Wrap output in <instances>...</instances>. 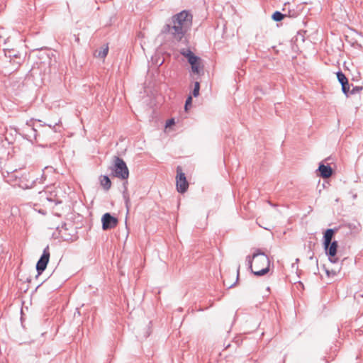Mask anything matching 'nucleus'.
Returning a JSON list of instances; mask_svg holds the SVG:
<instances>
[{"mask_svg": "<svg viewBox=\"0 0 363 363\" xmlns=\"http://www.w3.org/2000/svg\"><path fill=\"white\" fill-rule=\"evenodd\" d=\"M193 23V15L190 11L183 10L173 15L164 24L162 33L168 36L174 44L186 45L189 32Z\"/></svg>", "mask_w": 363, "mask_h": 363, "instance_id": "1", "label": "nucleus"}, {"mask_svg": "<svg viewBox=\"0 0 363 363\" xmlns=\"http://www.w3.org/2000/svg\"><path fill=\"white\" fill-rule=\"evenodd\" d=\"M270 259L261 250L256 249L252 255L246 257V263L252 273L257 277H262L269 272Z\"/></svg>", "mask_w": 363, "mask_h": 363, "instance_id": "2", "label": "nucleus"}, {"mask_svg": "<svg viewBox=\"0 0 363 363\" xmlns=\"http://www.w3.org/2000/svg\"><path fill=\"white\" fill-rule=\"evenodd\" d=\"M179 52L187 59L188 62L191 65V72L194 74L200 75L203 73V65L200 57L194 55L189 48H183Z\"/></svg>", "mask_w": 363, "mask_h": 363, "instance_id": "3", "label": "nucleus"}, {"mask_svg": "<svg viewBox=\"0 0 363 363\" xmlns=\"http://www.w3.org/2000/svg\"><path fill=\"white\" fill-rule=\"evenodd\" d=\"M11 178H14L16 181H18V185L19 187L23 189H31L35 186L37 182L42 184L43 181L45 179V176L44 174H42L40 179L36 178L35 179H33L31 182L29 181L30 174L29 173L19 175V172L15 171L13 172L11 177Z\"/></svg>", "mask_w": 363, "mask_h": 363, "instance_id": "4", "label": "nucleus"}, {"mask_svg": "<svg viewBox=\"0 0 363 363\" xmlns=\"http://www.w3.org/2000/svg\"><path fill=\"white\" fill-rule=\"evenodd\" d=\"M111 169L113 175L117 178L121 179H127L128 178L129 170L126 163L118 156H114L113 164Z\"/></svg>", "mask_w": 363, "mask_h": 363, "instance_id": "5", "label": "nucleus"}, {"mask_svg": "<svg viewBox=\"0 0 363 363\" xmlns=\"http://www.w3.org/2000/svg\"><path fill=\"white\" fill-rule=\"evenodd\" d=\"M56 230L58 232V237L64 240H74L76 238V230L72 223H64L61 226H57Z\"/></svg>", "mask_w": 363, "mask_h": 363, "instance_id": "6", "label": "nucleus"}, {"mask_svg": "<svg viewBox=\"0 0 363 363\" xmlns=\"http://www.w3.org/2000/svg\"><path fill=\"white\" fill-rule=\"evenodd\" d=\"M337 247L338 243L336 240L329 242L326 245H323L325 252L328 257L329 261L332 263H337L339 261V259L336 257Z\"/></svg>", "mask_w": 363, "mask_h": 363, "instance_id": "7", "label": "nucleus"}, {"mask_svg": "<svg viewBox=\"0 0 363 363\" xmlns=\"http://www.w3.org/2000/svg\"><path fill=\"white\" fill-rule=\"evenodd\" d=\"M177 175L176 177L177 189L181 194L185 193L189 188V183L186 180L185 174L182 172L180 167L177 169Z\"/></svg>", "mask_w": 363, "mask_h": 363, "instance_id": "8", "label": "nucleus"}, {"mask_svg": "<svg viewBox=\"0 0 363 363\" xmlns=\"http://www.w3.org/2000/svg\"><path fill=\"white\" fill-rule=\"evenodd\" d=\"M50 255L49 246H47L36 264L38 275H40L45 270L49 262Z\"/></svg>", "mask_w": 363, "mask_h": 363, "instance_id": "9", "label": "nucleus"}, {"mask_svg": "<svg viewBox=\"0 0 363 363\" xmlns=\"http://www.w3.org/2000/svg\"><path fill=\"white\" fill-rule=\"evenodd\" d=\"M118 223V218L112 216L110 213H106L102 216L101 223L102 229L107 230L114 228Z\"/></svg>", "mask_w": 363, "mask_h": 363, "instance_id": "10", "label": "nucleus"}, {"mask_svg": "<svg viewBox=\"0 0 363 363\" xmlns=\"http://www.w3.org/2000/svg\"><path fill=\"white\" fill-rule=\"evenodd\" d=\"M318 171L319 176L323 179L329 178L333 173L332 167L329 164L325 165L323 162L319 164Z\"/></svg>", "mask_w": 363, "mask_h": 363, "instance_id": "11", "label": "nucleus"}, {"mask_svg": "<svg viewBox=\"0 0 363 363\" xmlns=\"http://www.w3.org/2000/svg\"><path fill=\"white\" fill-rule=\"evenodd\" d=\"M337 231V228H328L327 229L323 236V245H326L329 242H333L332 240L335 235V233Z\"/></svg>", "mask_w": 363, "mask_h": 363, "instance_id": "12", "label": "nucleus"}, {"mask_svg": "<svg viewBox=\"0 0 363 363\" xmlns=\"http://www.w3.org/2000/svg\"><path fill=\"white\" fill-rule=\"evenodd\" d=\"M100 184L105 191L110 189L111 186V181L107 175H101L99 177Z\"/></svg>", "mask_w": 363, "mask_h": 363, "instance_id": "13", "label": "nucleus"}, {"mask_svg": "<svg viewBox=\"0 0 363 363\" xmlns=\"http://www.w3.org/2000/svg\"><path fill=\"white\" fill-rule=\"evenodd\" d=\"M33 121H34L33 118H31L30 120L27 121L26 123V125L28 127L30 128V130L32 132L33 139L35 140V142H38L37 130L34 128Z\"/></svg>", "mask_w": 363, "mask_h": 363, "instance_id": "14", "label": "nucleus"}, {"mask_svg": "<svg viewBox=\"0 0 363 363\" xmlns=\"http://www.w3.org/2000/svg\"><path fill=\"white\" fill-rule=\"evenodd\" d=\"M350 230L351 233H357L359 231L360 225L359 223H349L345 225Z\"/></svg>", "mask_w": 363, "mask_h": 363, "instance_id": "15", "label": "nucleus"}, {"mask_svg": "<svg viewBox=\"0 0 363 363\" xmlns=\"http://www.w3.org/2000/svg\"><path fill=\"white\" fill-rule=\"evenodd\" d=\"M285 17H286V14H284L279 11H274L272 15V20L276 22H279L282 21Z\"/></svg>", "mask_w": 363, "mask_h": 363, "instance_id": "16", "label": "nucleus"}, {"mask_svg": "<svg viewBox=\"0 0 363 363\" xmlns=\"http://www.w3.org/2000/svg\"><path fill=\"white\" fill-rule=\"evenodd\" d=\"M336 75H337V80L340 84L348 82L347 78L346 77L345 74L342 71H340V70L338 71L336 73Z\"/></svg>", "mask_w": 363, "mask_h": 363, "instance_id": "17", "label": "nucleus"}, {"mask_svg": "<svg viewBox=\"0 0 363 363\" xmlns=\"http://www.w3.org/2000/svg\"><path fill=\"white\" fill-rule=\"evenodd\" d=\"M341 86H342V93L347 97H348L350 96V86L349 82H347L346 83H344V84H342Z\"/></svg>", "mask_w": 363, "mask_h": 363, "instance_id": "18", "label": "nucleus"}, {"mask_svg": "<svg viewBox=\"0 0 363 363\" xmlns=\"http://www.w3.org/2000/svg\"><path fill=\"white\" fill-rule=\"evenodd\" d=\"M199 90H200V83L199 82H196L194 84V87L192 91V95L194 97H197L199 95Z\"/></svg>", "mask_w": 363, "mask_h": 363, "instance_id": "19", "label": "nucleus"}, {"mask_svg": "<svg viewBox=\"0 0 363 363\" xmlns=\"http://www.w3.org/2000/svg\"><path fill=\"white\" fill-rule=\"evenodd\" d=\"M108 52V47L106 46V48H102L101 50L98 52V57L100 58H104L106 57Z\"/></svg>", "mask_w": 363, "mask_h": 363, "instance_id": "20", "label": "nucleus"}, {"mask_svg": "<svg viewBox=\"0 0 363 363\" xmlns=\"http://www.w3.org/2000/svg\"><path fill=\"white\" fill-rule=\"evenodd\" d=\"M363 89V87L361 86H352V89L350 91V95H354L359 93Z\"/></svg>", "mask_w": 363, "mask_h": 363, "instance_id": "21", "label": "nucleus"}, {"mask_svg": "<svg viewBox=\"0 0 363 363\" xmlns=\"http://www.w3.org/2000/svg\"><path fill=\"white\" fill-rule=\"evenodd\" d=\"M191 104H192V97H191V96H189L187 97V99H186L185 105H184V108H185L186 111H187L189 107L191 106Z\"/></svg>", "mask_w": 363, "mask_h": 363, "instance_id": "22", "label": "nucleus"}, {"mask_svg": "<svg viewBox=\"0 0 363 363\" xmlns=\"http://www.w3.org/2000/svg\"><path fill=\"white\" fill-rule=\"evenodd\" d=\"M175 123L174 118H170L166 122V127H170Z\"/></svg>", "mask_w": 363, "mask_h": 363, "instance_id": "23", "label": "nucleus"}, {"mask_svg": "<svg viewBox=\"0 0 363 363\" xmlns=\"http://www.w3.org/2000/svg\"><path fill=\"white\" fill-rule=\"evenodd\" d=\"M60 121H59L57 123H55V124H48L47 125L49 126L50 128H52L54 132H56V125H58L60 123Z\"/></svg>", "mask_w": 363, "mask_h": 363, "instance_id": "24", "label": "nucleus"}, {"mask_svg": "<svg viewBox=\"0 0 363 363\" xmlns=\"http://www.w3.org/2000/svg\"><path fill=\"white\" fill-rule=\"evenodd\" d=\"M238 276H239V269H238V274H237V279H236V281L235 283H233V284L230 285L228 286V288H232L235 284L236 282L238 281Z\"/></svg>", "mask_w": 363, "mask_h": 363, "instance_id": "25", "label": "nucleus"}, {"mask_svg": "<svg viewBox=\"0 0 363 363\" xmlns=\"http://www.w3.org/2000/svg\"><path fill=\"white\" fill-rule=\"evenodd\" d=\"M124 198H125V205H126V207H127V208L128 209L129 198H128V197H126L125 196H124Z\"/></svg>", "mask_w": 363, "mask_h": 363, "instance_id": "26", "label": "nucleus"}, {"mask_svg": "<svg viewBox=\"0 0 363 363\" xmlns=\"http://www.w3.org/2000/svg\"><path fill=\"white\" fill-rule=\"evenodd\" d=\"M23 137H24L25 138H26L27 140L32 141L31 135H25V136H23Z\"/></svg>", "mask_w": 363, "mask_h": 363, "instance_id": "27", "label": "nucleus"}, {"mask_svg": "<svg viewBox=\"0 0 363 363\" xmlns=\"http://www.w3.org/2000/svg\"><path fill=\"white\" fill-rule=\"evenodd\" d=\"M13 56L15 57H17V55L16 54H13Z\"/></svg>", "mask_w": 363, "mask_h": 363, "instance_id": "28", "label": "nucleus"}, {"mask_svg": "<svg viewBox=\"0 0 363 363\" xmlns=\"http://www.w3.org/2000/svg\"><path fill=\"white\" fill-rule=\"evenodd\" d=\"M79 38H76V41H77V42H78V41H79Z\"/></svg>", "mask_w": 363, "mask_h": 363, "instance_id": "29", "label": "nucleus"}, {"mask_svg": "<svg viewBox=\"0 0 363 363\" xmlns=\"http://www.w3.org/2000/svg\"><path fill=\"white\" fill-rule=\"evenodd\" d=\"M40 125H41V126H44V125H46V124H45V123H44V124H41Z\"/></svg>", "mask_w": 363, "mask_h": 363, "instance_id": "30", "label": "nucleus"}]
</instances>
